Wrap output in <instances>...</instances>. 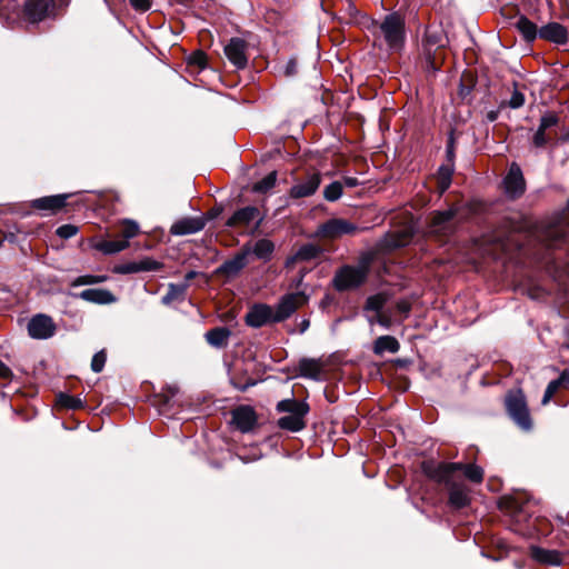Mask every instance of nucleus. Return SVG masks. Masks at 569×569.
Listing matches in <instances>:
<instances>
[{
  "label": "nucleus",
  "mask_w": 569,
  "mask_h": 569,
  "mask_svg": "<svg viewBox=\"0 0 569 569\" xmlns=\"http://www.w3.org/2000/svg\"><path fill=\"white\" fill-rule=\"evenodd\" d=\"M277 410L288 413L278 420V427L280 429L298 432L306 428L305 417L310 410L306 401L284 399L277 403Z\"/></svg>",
  "instance_id": "1"
},
{
  "label": "nucleus",
  "mask_w": 569,
  "mask_h": 569,
  "mask_svg": "<svg viewBox=\"0 0 569 569\" xmlns=\"http://www.w3.org/2000/svg\"><path fill=\"white\" fill-rule=\"evenodd\" d=\"M405 38V19L398 12L387 14L379 23L377 39L383 40L388 49L400 50Z\"/></svg>",
  "instance_id": "2"
},
{
  "label": "nucleus",
  "mask_w": 569,
  "mask_h": 569,
  "mask_svg": "<svg viewBox=\"0 0 569 569\" xmlns=\"http://www.w3.org/2000/svg\"><path fill=\"white\" fill-rule=\"evenodd\" d=\"M447 42L448 39L441 28L435 26L426 28L421 46L428 64L435 70L438 64L437 53L440 49L446 47Z\"/></svg>",
  "instance_id": "3"
},
{
  "label": "nucleus",
  "mask_w": 569,
  "mask_h": 569,
  "mask_svg": "<svg viewBox=\"0 0 569 569\" xmlns=\"http://www.w3.org/2000/svg\"><path fill=\"white\" fill-rule=\"evenodd\" d=\"M367 273L365 266H343L336 271L332 284L338 291L356 289L365 282Z\"/></svg>",
  "instance_id": "4"
},
{
  "label": "nucleus",
  "mask_w": 569,
  "mask_h": 569,
  "mask_svg": "<svg viewBox=\"0 0 569 569\" xmlns=\"http://www.w3.org/2000/svg\"><path fill=\"white\" fill-rule=\"evenodd\" d=\"M507 410L512 420L523 430L531 428V419L525 396L520 392L509 393L506 399Z\"/></svg>",
  "instance_id": "5"
},
{
  "label": "nucleus",
  "mask_w": 569,
  "mask_h": 569,
  "mask_svg": "<svg viewBox=\"0 0 569 569\" xmlns=\"http://www.w3.org/2000/svg\"><path fill=\"white\" fill-rule=\"evenodd\" d=\"M358 231V227L345 219L332 218L317 228L316 236L322 239H337L343 234H352Z\"/></svg>",
  "instance_id": "6"
},
{
  "label": "nucleus",
  "mask_w": 569,
  "mask_h": 569,
  "mask_svg": "<svg viewBox=\"0 0 569 569\" xmlns=\"http://www.w3.org/2000/svg\"><path fill=\"white\" fill-rule=\"evenodd\" d=\"M308 296L303 291L284 295L273 308V322L288 319L298 308L308 302Z\"/></svg>",
  "instance_id": "7"
},
{
  "label": "nucleus",
  "mask_w": 569,
  "mask_h": 569,
  "mask_svg": "<svg viewBox=\"0 0 569 569\" xmlns=\"http://www.w3.org/2000/svg\"><path fill=\"white\" fill-rule=\"evenodd\" d=\"M27 329L32 339L46 340L56 333L57 327L50 316L38 313L29 320Z\"/></svg>",
  "instance_id": "8"
},
{
  "label": "nucleus",
  "mask_w": 569,
  "mask_h": 569,
  "mask_svg": "<svg viewBox=\"0 0 569 569\" xmlns=\"http://www.w3.org/2000/svg\"><path fill=\"white\" fill-rule=\"evenodd\" d=\"M505 192L510 199L520 198L526 191V180L518 163L512 162L503 179Z\"/></svg>",
  "instance_id": "9"
},
{
  "label": "nucleus",
  "mask_w": 569,
  "mask_h": 569,
  "mask_svg": "<svg viewBox=\"0 0 569 569\" xmlns=\"http://www.w3.org/2000/svg\"><path fill=\"white\" fill-rule=\"evenodd\" d=\"M456 214L457 209L453 207L443 211L433 212L429 223L430 232L439 236H447L451 233L456 226Z\"/></svg>",
  "instance_id": "10"
},
{
  "label": "nucleus",
  "mask_w": 569,
  "mask_h": 569,
  "mask_svg": "<svg viewBox=\"0 0 569 569\" xmlns=\"http://www.w3.org/2000/svg\"><path fill=\"white\" fill-rule=\"evenodd\" d=\"M321 183V174L313 172L305 179L297 181L290 189V197L295 199L312 196Z\"/></svg>",
  "instance_id": "11"
},
{
  "label": "nucleus",
  "mask_w": 569,
  "mask_h": 569,
  "mask_svg": "<svg viewBox=\"0 0 569 569\" xmlns=\"http://www.w3.org/2000/svg\"><path fill=\"white\" fill-rule=\"evenodd\" d=\"M246 50L247 42L240 38H232L224 47L226 57L238 69H243L248 63Z\"/></svg>",
  "instance_id": "12"
},
{
  "label": "nucleus",
  "mask_w": 569,
  "mask_h": 569,
  "mask_svg": "<svg viewBox=\"0 0 569 569\" xmlns=\"http://www.w3.org/2000/svg\"><path fill=\"white\" fill-rule=\"evenodd\" d=\"M274 316L272 307L264 303L254 305L246 315V323L252 328H260L273 322Z\"/></svg>",
  "instance_id": "13"
},
{
  "label": "nucleus",
  "mask_w": 569,
  "mask_h": 569,
  "mask_svg": "<svg viewBox=\"0 0 569 569\" xmlns=\"http://www.w3.org/2000/svg\"><path fill=\"white\" fill-rule=\"evenodd\" d=\"M326 362L321 359L302 358L298 362V375L312 380H322L325 376Z\"/></svg>",
  "instance_id": "14"
},
{
  "label": "nucleus",
  "mask_w": 569,
  "mask_h": 569,
  "mask_svg": "<svg viewBox=\"0 0 569 569\" xmlns=\"http://www.w3.org/2000/svg\"><path fill=\"white\" fill-rule=\"evenodd\" d=\"M446 485L449 491V505L455 509H461L467 507L470 503L469 488L462 483L457 482L455 480L450 482H442Z\"/></svg>",
  "instance_id": "15"
},
{
  "label": "nucleus",
  "mask_w": 569,
  "mask_h": 569,
  "mask_svg": "<svg viewBox=\"0 0 569 569\" xmlns=\"http://www.w3.org/2000/svg\"><path fill=\"white\" fill-rule=\"evenodd\" d=\"M250 254V247L244 246L240 252L233 258L226 260L218 269L217 272L228 277L237 276L247 264L248 256Z\"/></svg>",
  "instance_id": "16"
},
{
  "label": "nucleus",
  "mask_w": 569,
  "mask_h": 569,
  "mask_svg": "<svg viewBox=\"0 0 569 569\" xmlns=\"http://www.w3.org/2000/svg\"><path fill=\"white\" fill-rule=\"evenodd\" d=\"M468 463L462 462H442L428 470V476L437 482H450L453 480V473L458 470L465 472Z\"/></svg>",
  "instance_id": "17"
},
{
  "label": "nucleus",
  "mask_w": 569,
  "mask_h": 569,
  "mask_svg": "<svg viewBox=\"0 0 569 569\" xmlns=\"http://www.w3.org/2000/svg\"><path fill=\"white\" fill-rule=\"evenodd\" d=\"M568 228L562 221H556L543 228L540 238L549 247H558L568 237Z\"/></svg>",
  "instance_id": "18"
},
{
  "label": "nucleus",
  "mask_w": 569,
  "mask_h": 569,
  "mask_svg": "<svg viewBox=\"0 0 569 569\" xmlns=\"http://www.w3.org/2000/svg\"><path fill=\"white\" fill-rule=\"evenodd\" d=\"M256 420V412L249 406H240L232 410L231 422L241 432L250 431L253 428Z\"/></svg>",
  "instance_id": "19"
},
{
  "label": "nucleus",
  "mask_w": 569,
  "mask_h": 569,
  "mask_svg": "<svg viewBox=\"0 0 569 569\" xmlns=\"http://www.w3.org/2000/svg\"><path fill=\"white\" fill-rule=\"evenodd\" d=\"M261 221L260 211L253 206H248L237 210L227 221L228 227H247L251 222Z\"/></svg>",
  "instance_id": "20"
},
{
  "label": "nucleus",
  "mask_w": 569,
  "mask_h": 569,
  "mask_svg": "<svg viewBox=\"0 0 569 569\" xmlns=\"http://www.w3.org/2000/svg\"><path fill=\"white\" fill-rule=\"evenodd\" d=\"M204 220L200 217H186L176 221L170 232L174 236H186L199 232L204 228Z\"/></svg>",
  "instance_id": "21"
},
{
  "label": "nucleus",
  "mask_w": 569,
  "mask_h": 569,
  "mask_svg": "<svg viewBox=\"0 0 569 569\" xmlns=\"http://www.w3.org/2000/svg\"><path fill=\"white\" fill-rule=\"evenodd\" d=\"M539 38L557 44H565L568 40V31L558 22H549L539 29Z\"/></svg>",
  "instance_id": "22"
},
{
  "label": "nucleus",
  "mask_w": 569,
  "mask_h": 569,
  "mask_svg": "<svg viewBox=\"0 0 569 569\" xmlns=\"http://www.w3.org/2000/svg\"><path fill=\"white\" fill-rule=\"evenodd\" d=\"M530 556L533 560L542 565L560 566L562 562L561 553L557 550L531 547Z\"/></svg>",
  "instance_id": "23"
},
{
  "label": "nucleus",
  "mask_w": 569,
  "mask_h": 569,
  "mask_svg": "<svg viewBox=\"0 0 569 569\" xmlns=\"http://www.w3.org/2000/svg\"><path fill=\"white\" fill-rule=\"evenodd\" d=\"M79 298L98 305H109L116 301V297L107 289H86L79 293Z\"/></svg>",
  "instance_id": "24"
},
{
  "label": "nucleus",
  "mask_w": 569,
  "mask_h": 569,
  "mask_svg": "<svg viewBox=\"0 0 569 569\" xmlns=\"http://www.w3.org/2000/svg\"><path fill=\"white\" fill-rule=\"evenodd\" d=\"M68 194H56L33 200L32 206L38 210L56 212L66 206Z\"/></svg>",
  "instance_id": "25"
},
{
  "label": "nucleus",
  "mask_w": 569,
  "mask_h": 569,
  "mask_svg": "<svg viewBox=\"0 0 569 569\" xmlns=\"http://www.w3.org/2000/svg\"><path fill=\"white\" fill-rule=\"evenodd\" d=\"M231 331L226 327H217L206 332L207 342L214 348H224L228 346Z\"/></svg>",
  "instance_id": "26"
},
{
  "label": "nucleus",
  "mask_w": 569,
  "mask_h": 569,
  "mask_svg": "<svg viewBox=\"0 0 569 569\" xmlns=\"http://www.w3.org/2000/svg\"><path fill=\"white\" fill-rule=\"evenodd\" d=\"M321 249L312 243L301 246L298 251L287 259L286 264L289 267L297 261H310L319 257Z\"/></svg>",
  "instance_id": "27"
},
{
  "label": "nucleus",
  "mask_w": 569,
  "mask_h": 569,
  "mask_svg": "<svg viewBox=\"0 0 569 569\" xmlns=\"http://www.w3.org/2000/svg\"><path fill=\"white\" fill-rule=\"evenodd\" d=\"M515 28L520 32L523 40L527 42H532L539 37V29L537 24L529 20L526 16H520L515 21Z\"/></svg>",
  "instance_id": "28"
},
{
  "label": "nucleus",
  "mask_w": 569,
  "mask_h": 569,
  "mask_svg": "<svg viewBox=\"0 0 569 569\" xmlns=\"http://www.w3.org/2000/svg\"><path fill=\"white\" fill-rule=\"evenodd\" d=\"M372 349L377 356H382L385 352L397 353L400 349V343L392 336H381L376 339Z\"/></svg>",
  "instance_id": "29"
},
{
  "label": "nucleus",
  "mask_w": 569,
  "mask_h": 569,
  "mask_svg": "<svg viewBox=\"0 0 569 569\" xmlns=\"http://www.w3.org/2000/svg\"><path fill=\"white\" fill-rule=\"evenodd\" d=\"M274 250V244L269 239H259L254 242L253 247L250 248V253H253L258 259L268 261Z\"/></svg>",
  "instance_id": "30"
},
{
  "label": "nucleus",
  "mask_w": 569,
  "mask_h": 569,
  "mask_svg": "<svg viewBox=\"0 0 569 569\" xmlns=\"http://www.w3.org/2000/svg\"><path fill=\"white\" fill-rule=\"evenodd\" d=\"M188 287L189 283H169L168 291L161 299L162 303L168 306L173 301L183 300Z\"/></svg>",
  "instance_id": "31"
},
{
  "label": "nucleus",
  "mask_w": 569,
  "mask_h": 569,
  "mask_svg": "<svg viewBox=\"0 0 569 569\" xmlns=\"http://www.w3.org/2000/svg\"><path fill=\"white\" fill-rule=\"evenodd\" d=\"M128 246L127 240H103L98 242L94 248L104 254H113L124 250Z\"/></svg>",
  "instance_id": "32"
},
{
  "label": "nucleus",
  "mask_w": 569,
  "mask_h": 569,
  "mask_svg": "<svg viewBox=\"0 0 569 569\" xmlns=\"http://www.w3.org/2000/svg\"><path fill=\"white\" fill-rule=\"evenodd\" d=\"M453 170L452 163H446L439 167L437 179L440 193H443L450 187Z\"/></svg>",
  "instance_id": "33"
},
{
  "label": "nucleus",
  "mask_w": 569,
  "mask_h": 569,
  "mask_svg": "<svg viewBox=\"0 0 569 569\" xmlns=\"http://www.w3.org/2000/svg\"><path fill=\"white\" fill-rule=\"evenodd\" d=\"M277 182V172L271 171L268 173L264 178H262L260 181L253 184V191L254 192H261L264 193L272 189L276 186Z\"/></svg>",
  "instance_id": "34"
},
{
  "label": "nucleus",
  "mask_w": 569,
  "mask_h": 569,
  "mask_svg": "<svg viewBox=\"0 0 569 569\" xmlns=\"http://www.w3.org/2000/svg\"><path fill=\"white\" fill-rule=\"evenodd\" d=\"M58 403L63 408L72 410L79 409L83 406L80 398L63 392L58 395Z\"/></svg>",
  "instance_id": "35"
},
{
  "label": "nucleus",
  "mask_w": 569,
  "mask_h": 569,
  "mask_svg": "<svg viewBox=\"0 0 569 569\" xmlns=\"http://www.w3.org/2000/svg\"><path fill=\"white\" fill-rule=\"evenodd\" d=\"M342 196V184L339 181H333L328 184L323 190V198L327 201H337Z\"/></svg>",
  "instance_id": "36"
},
{
  "label": "nucleus",
  "mask_w": 569,
  "mask_h": 569,
  "mask_svg": "<svg viewBox=\"0 0 569 569\" xmlns=\"http://www.w3.org/2000/svg\"><path fill=\"white\" fill-rule=\"evenodd\" d=\"M409 240H410V234L407 232L390 234L386 239V247L389 249L403 247L409 242Z\"/></svg>",
  "instance_id": "37"
},
{
  "label": "nucleus",
  "mask_w": 569,
  "mask_h": 569,
  "mask_svg": "<svg viewBox=\"0 0 569 569\" xmlns=\"http://www.w3.org/2000/svg\"><path fill=\"white\" fill-rule=\"evenodd\" d=\"M463 473L468 480L475 483H480L483 480V469L477 465L468 463Z\"/></svg>",
  "instance_id": "38"
},
{
  "label": "nucleus",
  "mask_w": 569,
  "mask_h": 569,
  "mask_svg": "<svg viewBox=\"0 0 569 569\" xmlns=\"http://www.w3.org/2000/svg\"><path fill=\"white\" fill-rule=\"evenodd\" d=\"M139 232V226L133 220H124L123 226L121 228L120 234L123 238L122 240H129L136 237Z\"/></svg>",
  "instance_id": "39"
},
{
  "label": "nucleus",
  "mask_w": 569,
  "mask_h": 569,
  "mask_svg": "<svg viewBox=\"0 0 569 569\" xmlns=\"http://www.w3.org/2000/svg\"><path fill=\"white\" fill-rule=\"evenodd\" d=\"M106 360H107V356H106L104 351L101 350V351L94 353V356L92 357V360H91L92 371L101 372L106 365Z\"/></svg>",
  "instance_id": "40"
},
{
  "label": "nucleus",
  "mask_w": 569,
  "mask_h": 569,
  "mask_svg": "<svg viewBox=\"0 0 569 569\" xmlns=\"http://www.w3.org/2000/svg\"><path fill=\"white\" fill-rule=\"evenodd\" d=\"M558 121H559V118L556 113H552V112L546 113L540 119L539 128L547 130L553 126H557Z\"/></svg>",
  "instance_id": "41"
},
{
  "label": "nucleus",
  "mask_w": 569,
  "mask_h": 569,
  "mask_svg": "<svg viewBox=\"0 0 569 569\" xmlns=\"http://www.w3.org/2000/svg\"><path fill=\"white\" fill-rule=\"evenodd\" d=\"M77 232H78V228L73 224L60 226L56 231L57 236H59L62 239L72 238L73 236L77 234Z\"/></svg>",
  "instance_id": "42"
},
{
  "label": "nucleus",
  "mask_w": 569,
  "mask_h": 569,
  "mask_svg": "<svg viewBox=\"0 0 569 569\" xmlns=\"http://www.w3.org/2000/svg\"><path fill=\"white\" fill-rule=\"evenodd\" d=\"M385 305V299L380 296H372L367 299L366 309L379 312Z\"/></svg>",
  "instance_id": "43"
},
{
  "label": "nucleus",
  "mask_w": 569,
  "mask_h": 569,
  "mask_svg": "<svg viewBox=\"0 0 569 569\" xmlns=\"http://www.w3.org/2000/svg\"><path fill=\"white\" fill-rule=\"evenodd\" d=\"M560 387L561 386H560L559 381H557V379L550 381L545 390L542 403L543 405L548 403Z\"/></svg>",
  "instance_id": "44"
},
{
  "label": "nucleus",
  "mask_w": 569,
  "mask_h": 569,
  "mask_svg": "<svg viewBox=\"0 0 569 569\" xmlns=\"http://www.w3.org/2000/svg\"><path fill=\"white\" fill-rule=\"evenodd\" d=\"M106 280V277H97V276H81L77 278L73 282V286H86L102 282Z\"/></svg>",
  "instance_id": "45"
},
{
  "label": "nucleus",
  "mask_w": 569,
  "mask_h": 569,
  "mask_svg": "<svg viewBox=\"0 0 569 569\" xmlns=\"http://www.w3.org/2000/svg\"><path fill=\"white\" fill-rule=\"evenodd\" d=\"M525 104V96L518 91L515 90L511 94V98L509 100V107L512 109H518Z\"/></svg>",
  "instance_id": "46"
},
{
  "label": "nucleus",
  "mask_w": 569,
  "mask_h": 569,
  "mask_svg": "<svg viewBox=\"0 0 569 569\" xmlns=\"http://www.w3.org/2000/svg\"><path fill=\"white\" fill-rule=\"evenodd\" d=\"M545 132H546V130L538 128L537 132L533 136V144L536 147L541 148V147L546 146V143L548 142V139H547Z\"/></svg>",
  "instance_id": "47"
},
{
  "label": "nucleus",
  "mask_w": 569,
  "mask_h": 569,
  "mask_svg": "<svg viewBox=\"0 0 569 569\" xmlns=\"http://www.w3.org/2000/svg\"><path fill=\"white\" fill-rule=\"evenodd\" d=\"M132 8L137 11H148L150 9V0H129Z\"/></svg>",
  "instance_id": "48"
},
{
  "label": "nucleus",
  "mask_w": 569,
  "mask_h": 569,
  "mask_svg": "<svg viewBox=\"0 0 569 569\" xmlns=\"http://www.w3.org/2000/svg\"><path fill=\"white\" fill-rule=\"evenodd\" d=\"M206 60L207 57L203 52H197L190 57L189 62L191 64H196L200 68H203L206 66Z\"/></svg>",
  "instance_id": "49"
},
{
  "label": "nucleus",
  "mask_w": 569,
  "mask_h": 569,
  "mask_svg": "<svg viewBox=\"0 0 569 569\" xmlns=\"http://www.w3.org/2000/svg\"><path fill=\"white\" fill-rule=\"evenodd\" d=\"M297 73V61L296 59L291 58L287 61L284 66V74L288 77H292Z\"/></svg>",
  "instance_id": "50"
},
{
  "label": "nucleus",
  "mask_w": 569,
  "mask_h": 569,
  "mask_svg": "<svg viewBox=\"0 0 569 569\" xmlns=\"http://www.w3.org/2000/svg\"><path fill=\"white\" fill-rule=\"evenodd\" d=\"M446 152H447L448 163H452L453 164V159H455V141H453L452 137L449 138Z\"/></svg>",
  "instance_id": "51"
},
{
  "label": "nucleus",
  "mask_w": 569,
  "mask_h": 569,
  "mask_svg": "<svg viewBox=\"0 0 569 569\" xmlns=\"http://www.w3.org/2000/svg\"><path fill=\"white\" fill-rule=\"evenodd\" d=\"M12 377L11 369L0 360V378L10 379Z\"/></svg>",
  "instance_id": "52"
},
{
  "label": "nucleus",
  "mask_w": 569,
  "mask_h": 569,
  "mask_svg": "<svg viewBox=\"0 0 569 569\" xmlns=\"http://www.w3.org/2000/svg\"><path fill=\"white\" fill-rule=\"evenodd\" d=\"M160 268V263L157 261H146L139 268L140 270H158Z\"/></svg>",
  "instance_id": "53"
},
{
  "label": "nucleus",
  "mask_w": 569,
  "mask_h": 569,
  "mask_svg": "<svg viewBox=\"0 0 569 569\" xmlns=\"http://www.w3.org/2000/svg\"><path fill=\"white\" fill-rule=\"evenodd\" d=\"M557 381H559L560 386H569V369L562 371Z\"/></svg>",
  "instance_id": "54"
},
{
  "label": "nucleus",
  "mask_w": 569,
  "mask_h": 569,
  "mask_svg": "<svg viewBox=\"0 0 569 569\" xmlns=\"http://www.w3.org/2000/svg\"><path fill=\"white\" fill-rule=\"evenodd\" d=\"M256 385V381L254 380H248L246 383L243 385H239V383H236L233 382V386L240 390V391H246L249 387L251 386H254Z\"/></svg>",
  "instance_id": "55"
},
{
  "label": "nucleus",
  "mask_w": 569,
  "mask_h": 569,
  "mask_svg": "<svg viewBox=\"0 0 569 569\" xmlns=\"http://www.w3.org/2000/svg\"><path fill=\"white\" fill-rule=\"evenodd\" d=\"M343 182L347 187L349 188H353V187H357L359 184V181L357 178H353V177H346L343 179Z\"/></svg>",
  "instance_id": "56"
},
{
  "label": "nucleus",
  "mask_w": 569,
  "mask_h": 569,
  "mask_svg": "<svg viewBox=\"0 0 569 569\" xmlns=\"http://www.w3.org/2000/svg\"><path fill=\"white\" fill-rule=\"evenodd\" d=\"M377 322L379 325H381L382 327L385 328H388L389 327V319L385 318V317H381V316H378L377 317Z\"/></svg>",
  "instance_id": "57"
},
{
  "label": "nucleus",
  "mask_w": 569,
  "mask_h": 569,
  "mask_svg": "<svg viewBox=\"0 0 569 569\" xmlns=\"http://www.w3.org/2000/svg\"><path fill=\"white\" fill-rule=\"evenodd\" d=\"M197 274H198V273H197L196 271H193V270H191V271L187 272V273H186V276H184V279H186V282H184V283H188L190 280H192L193 278H196V277H197Z\"/></svg>",
  "instance_id": "58"
},
{
  "label": "nucleus",
  "mask_w": 569,
  "mask_h": 569,
  "mask_svg": "<svg viewBox=\"0 0 569 569\" xmlns=\"http://www.w3.org/2000/svg\"><path fill=\"white\" fill-rule=\"evenodd\" d=\"M309 326H310L309 320H307V319L302 320L300 323V331L305 332L309 328Z\"/></svg>",
  "instance_id": "59"
},
{
  "label": "nucleus",
  "mask_w": 569,
  "mask_h": 569,
  "mask_svg": "<svg viewBox=\"0 0 569 569\" xmlns=\"http://www.w3.org/2000/svg\"><path fill=\"white\" fill-rule=\"evenodd\" d=\"M488 120L489 121H495L497 119V112L496 111H490L487 116Z\"/></svg>",
  "instance_id": "60"
}]
</instances>
